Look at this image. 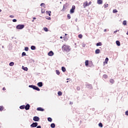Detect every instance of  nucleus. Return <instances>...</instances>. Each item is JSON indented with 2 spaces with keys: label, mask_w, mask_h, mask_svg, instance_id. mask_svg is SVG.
Returning <instances> with one entry per match:
<instances>
[{
  "label": "nucleus",
  "mask_w": 128,
  "mask_h": 128,
  "mask_svg": "<svg viewBox=\"0 0 128 128\" xmlns=\"http://www.w3.org/2000/svg\"><path fill=\"white\" fill-rule=\"evenodd\" d=\"M90 4H92V2H90L88 3V6H90Z\"/></svg>",
  "instance_id": "nucleus-46"
},
{
  "label": "nucleus",
  "mask_w": 128,
  "mask_h": 128,
  "mask_svg": "<svg viewBox=\"0 0 128 128\" xmlns=\"http://www.w3.org/2000/svg\"><path fill=\"white\" fill-rule=\"evenodd\" d=\"M32 22H34V20H32Z\"/></svg>",
  "instance_id": "nucleus-58"
},
{
  "label": "nucleus",
  "mask_w": 128,
  "mask_h": 128,
  "mask_svg": "<svg viewBox=\"0 0 128 128\" xmlns=\"http://www.w3.org/2000/svg\"><path fill=\"white\" fill-rule=\"evenodd\" d=\"M60 4H62V2H60Z\"/></svg>",
  "instance_id": "nucleus-61"
},
{
  "label": "nucleus",
  "mask_w": 128,
  "mask_h": 128,
  "mask_svg": "<svg viewBox=\"0 0 128 128\" xmlns=\"http://www.w3.org/2000/svg\"><path fill=\"white\" fill-rule=\"evenodd\" d=\"M46 14H48L49 16H51L50 14H52V12H50V11H46Z\"/></svg>",
  "instance_id": "nucleus-19"
},
{
  "label": "nucleus",
  "mask_w": 128,
  "mask_h": 128,
  "mask_svg": "<svg viewBox=\"0 0 128 128\" xmlns=\"http://www.w3.org/2000/svg\"><path fill=\"white\" fill-rule=\"evenodd\" d=\"M82 46L83 48H85V47H86V44H82Z\"/></svg>",
  "instance_id": "nucleus-43"
},
{
  "label": "nucleus",
  "mask_w": 128,
  "mask_h": 128,
  "mask_svg": "<svg viewBox=\"0 0 128 128\" xmlns=\"http://www.w3.org/2000/svg\"><path fill=\"white\" fill-rule=\"evenodd\" d=\"M85 64H86V66H88V60H86L85 62Z\"/></svg>",
  "instance_id": "nucleus-25"
},
{
  "label": "nucleus",
  "mask_w": 128,
  "mask_h": 128,
  "mask_svg": "<svg viewBox=\"0 0 128 128\" xmlns=\"http://www.w3.org/2000/svg\"><path fill=\"white\" fill-rule=\"evenodd\" d=\"M33 20H36V17H34L33 18Z\"/></svg>",
  "instance_id": "nucleus-52"
},
{
  "label": "nucleus",
  "mask_w": 128,
  "mask_h": 128,
  "mask_svg": "<svg viewBox=\"0 0 128 128\" xmlns=\"http://www.w3.org/2000/svg\"><path fill=\"white\" fill-rule=\"evenodd\" d=\"M2 48H4V46H2Z\"/></svg>",
  "instance_id": "nucleus-63"
},
{
  "label": "nucleus",
  "mask_w": 128,
  "mask_h": 128,
  "mask_svg": "<svg viewBox=\"0 0 128 128\" xmlns=\"http://www.w3.org/2000/svg\"><path fill=\"white\" fill-rule=\"evenodd\" d=\"M4 110V107L2 106H0V110Z\"/></svg>",
  "instance_id": "nucleus-41"
},
{
  "label": "nucleus",
  "mask_w": 128,
  "mask_h": 128,
  "mask_svg": "<svg viewBox=\"0 0 128 128\" xmlns=\"http://www.w3.org/2000/svg\"><path fill=\"white\" fill-rule=\"evenodd\" d=\"M62 1L64 0H62Z\"/></svg>",
  "instance_id": "nucleus-64"
},
{
  "label": "nucleus",
  "mask_w": 128,
  "mask_h": 128,
  "mask_svg": "<svg viewBox=\"0 0 128 128\" xmlns=\"http://www.w3.org/2000/svg\"><path fill=\"white\" fill-rule=\"evenodd\" d=\"M97 3L98 4H102V0H98Z\"/></svg>",
  "instance_id": "nucleus-14"
},
{
  "label": "nucleus",
  "mask_w": 128,
  "mask_h": 128,
  "mask_svg": "<svg viewBox=\"0 0 128 128\" xmlns=\"http://www.w3.org/2000/svg\"><path fill=\"white\" fill-rule=\"evenodd\" d=\"M24 50H26V52H28V47H26L24 48Z\"/></svg>",
  "instance_id": "nucleus-40"
},
{
  "label": "nucleus",
  "mask_w": 128,
  "mask_h": 128,
  "mask_svg": "<svg viewBox=\"0 0 128 128\" xmlns=\"http://www.w3.org/2000/svg\"><path fill=\"white\" fill-rule=\"evenodd\" d=\"M38 126V122H33L31 125L30 126L32 128H36Z\"/></svg>",
  "instance_id": "nucleus-6"
},
{
  "label": "nucleus",
  "mask_w": 128,
  "mask_h": 128,
  "mask_svg": "<svg viewBox=\"0 0 128 128\" xmlns=\"http://www.w3.org/2000/svg\"><path fill=\"white\" fill-rule=\"evenodd\" d=\"M104 8H108V4H104Z\"/></svg>",
  "instance_id": "nucleus-33"
},
{
  "label": "nucleus",
  "mask_w": 128,
  "mask_h": 128,
  "mask_svg": "<svg viewBox=\"0 0 128 128\" xmlns=\"http://www.w3.org/2000/svg\"><path fill=\"white\" fill-rule=\"evenodd\" d=\"M98 126H100V128H102V124L101 122L99 123Z\"/></svg>",
  "instance_id": "nucleus-37"
},
{
  "label": "nucleus",
  "mask_w": 128,
  "mask_h": 128,
  "mask_svg": "<svg viewBox=\"0 0 128 128\" xmlns=\"http://www.w3.org/2000/svg\"><path fill=\"white\" fill-rule=\"evenodd\" d=\"M44 32H48V29L47 28L45 27L44 28Z\"/></svg>",
  "instance_id": "nucleus-30"
},
{
  "label": "nucleus",
  "mask_w": 128,
  "mask_h": 128,
  "mask_svg": "<svg viewBox=\"0 0 128 128\" xmlns=\"http://www.w3.org/2000/svg\"><path fill=\"white\" fill-rule=\"evenodd\" d=\"M66 82H68V81H66Z\"/></svg>",
  "instance_id": "nucleus-60"
},
{
  "label": "nucleus",
  "mask_w": 128,
  "mask_h": 128,
  "mask_svg": "<svg viewBox=\"0 0 128 128\" xmlns=\"http://www.w3.org/2000/svg\"><path fill=\"white\" fill-rule=\"evenodd\" d=\"M102 42H99L96 44V46H102Z\"/></svg>",
  "instance_id": "nucleus-24"
},
{
  "label": "nucleus",
  "mask_w": 128,
  "mask_h": 128,
  "mask_svg": "<svg viewBox=\"0 0 128 128\" xmlns=\"http://www.w3.org/2000/svg\"><path fill=\"white\" fill-rule=\"evenodd\" d=\"M0 12H2V10L0 9Z\"/></svg>",
  "instance_id": "nucleus-56"
},
{
  "label": "nucleus",
  "mask_w": 128,
  "mask_h": 128,
  "mask_svg": "<svg viewBox=\"0 0 128 128\" xmlns=\"http://www.w3.org/2000/svg\"><path fill=\"white\" fill-rule=\"evenodd\" d=\"M58 96H62V92L59 91V92H58Z\"/></svg>",
  "instance_id": "nucleus-29"
},
{
  "label": "nucleus",
  "mask_w": 128,
  "mask_h": 128,
  "mask_svg": "<svg viewBox=\"0 0 128 128\" xmlns=\"http://www.w3.org/2000/svg\"><path fill=\"white\" fill-rule=\"evenodd\" d=\"M62 70L63 72H66V68H64V66L62 67Z\"/></svg>",
  "instance_id": "nucleus-16"
},
{
  "label": "nucleus",
  "mask_w": 128,
  "mask_h": 128,
  "mask_svg": "<svg viewBox=\"0 0 128 128\" xmlns=\"http://www.w3.org/2000/svg\"><path fill=\"white\" fill-rule=\"evenodd\" d=\"M30 106L29 104H27L25 106V110H30Z\"/></svg>",
  "instance_id": "nucleus-8"
},
{
  "label": "nucleus",
  "mask_w": 128,
  "mask_h": 128,
  "mask_svg": "<svg viewBox=\"0 0 128 128\" xmlns=\"http://www.w3.org/2000/svg\"><path fill=\"white\" fill-rule=\"evenodd\" d=\"M10 18H14V16L13 15H10Z\"/></svg>",
  "instance_id": "nucleus-44"
},
{
  "label": "nucleus",
  "mask_w": 128,
  "mask_h": 128,
  "mask_svg": "<svg viewBox=\"0 0 128 128\" xmlns=\"http://www.w3.org/2000/svg\"><path fill=\"white\" fill-rule=\"evenodd\" d=\"M22 56H26V54L25 52H23L22 54Z\"/></svg>",
  "instance_id": "nucleus-39"
},
{
  "label": "nucleus",
  "mask_w": 128,
  "mask_h": 128,
  "mask_svg": "<svg viewBox=\"0 0 128 128\" xmlns=\"http://www.w3.org/2000/svg\"><path fill=\"white\" fill-rule=\"evenodd\" d=\"M67 18H68V20H70V14H68L67 15Z\"/></svg>",
  "instance_id": "nucleus-34"
},
{
  "label": "nucleus",
  "mask_w": 128,
  "mask_h": 128,
  "mask_svg": "<svg viewBox=\"0 0 128 128\" xmlns=\"http://www.w3.org/2000/svg\"><path fill=\"white\" fill-rule=\"evenodd\" d=\"M48 122H52V119L51 118H48Z\"/></svg>",
  "instance_id": "nucleus-23"
},
{
  "label": "nucleus",
  "mask_w": 128,
  "mask_h": 128,
  "mask_svg": "<svg viewBox=\"0 0 128 128\" xmlns=\"http://www.w3.org/2000/svg\"><path fill=\"white\" fill-rule=\"evenodd\" d=\"M48 56H54V52L52 51H50L48 53Z\"/></svg>",
  "instance_id": "nucleus-9"
},
{
  "label": "nucleus",
  "mask_w": 128,
  "mask_h": 128,
  "mask_svg": "<svg viewBox=\"0 0 128 128\" xmlns=\"http://www.w3.org/2000/svg\"><path fill=\"white\" fill-rule=\"evenodd\" d=\"M46 20H51L50 17H48V18H46Z\"/></svg>",
  "instance_id": "nucleus-50"
},
{
  "label": "nucleus",
  "mask_w": 128,
  "mask_h": 128,
  "mask_svg": "<svg viewBox=\"0 0 128 128\" xmlns=\"http://www.w3.org/2000/svg\"><path fill=\"white\" fill-rule=\"evenodd\" d=\"M65 36H66V34H65Z\"/></svg>",
  "instance_id": "nucleus-62"
},
{
  "label": "nucleus",
  "mask_w": 128,
  "mask_h": 128,
  "mask_svg": "<svg viewBox=\"0 0 128 128\" xmlns=\"http://www.w3.org/2000/svg\"><path fill=\"white\" fill-rule=\"evenodd\" d=\"M78 38H82V35L81 34L78 35Z\"/></svg>",
  "instance_id": "nucleus-38"
},
{
  "label": "nucleus",
  "mask_w": 128,
  "mask_h": 128,
  "mask_svg": "<svg viewBox=\"0 0 128 128\" xmlns=\"http://www.w3.org/2000/svg\"><path fill=\"white\" fill-rule=\"evenodd\" d=\"M20 110H24V108H25V106L24 105H22L20 106Z\"/></svg>",
  "instance_id": "nucleus-22"
},
{
  "label": "nucleus",
  "mask_w": 128,
  "mask_h": 128,
  "mask_svg": "<svg viewBox=\"0 0 128 128\" xmlns=\"http://www.w3.org/2000/svg\"><path fill=\"white\" fill-rule=\"evenodd\" d=\"M33 120H34V122H39L40 118L38 116H35L33 118Z\"/></svg>",
  "instance_id": "nucleus-5"
},
{
  "label": "nucleus",
  "mask_w": 128,
  "mask_h": 128,
  "mask_svg": "<svg viewBox=\"0 0 128 128\" xmlns=\"http://www.w3.org/2000/svg\"><path fill=\"white\" fill-rule=\"evenodd\" d=\"M40 6H42L44 8H46V4H44V3H42L40 4Z\"/></svg>",
  "instance_id": "nucleus-21"
},
{
  "label": "nucleus",
  "mask_w": 128,
  "mask_h": 128,
  "mask_svg": "<svg viewBox=\"0 0 128 128\" xmlns=\"http://www.w3.org/2000/svg\"><path fill=\"white\" fill-rule=\"evenodd\" d=\"M77 90H80V87H78V88H77Z\"/></svg>",
  "instance_id": "nucleus-54"
},
{
  "label": "nucleus",
  "mask_w": 128,
  "mask_h": 128,
  "mask_svg": "<svg viewBox=\"0 0 128 128\" xmlns=\"http://www.w3.org/2000/svg\"><path fill=\"white\" fill-rule=\"evenodd\" d=\"M41 12L42 14H44V10H42Z\"/></svg>",
  "instance_id": "nucleus-45"
},
{
  "label": "nucleus",
  "mask_w": 128,
  "mask_h": 128,
  "mask_svg": "<svg viewBox=\"0 0 128 128\" xmlns=\"http://www.w3.org/2000/svg\"><path fill=\"white\" fill-rule=\"evenodd\" d=\"M66 80H68L69 79H68V78H67Z\"/></svg>",
  "instance_id": "nucleus-59"
},
{
  "label": "nucleus",
  "mask_w": 128,
  "mask_h": 128,
  "mask_svg": "<svg viewBox=\"0 0 128 128\" xmlns=\"http://www.w3.org/2000/svg\"><path fill=\"white\" fill-rule=\"evenodd\" d=\"M50 127L52 128H56V124H54V123L51 124Z\"/></svg>",
  "instance_id": "nucleus-18"
},
{
  "label": "nucleus",
  "mask_w": 128,
  "mask_h": 128,
  "mask_svg": "<svg viewBox=\"0 0 128 128\" xmlns=\"http://www.w3.org/2000/svg\"><path fill=\"white\" fill-rule=\"evenodd\" d=\"M126 116H128V110L126 112Z\"/></svg>",
  "instance_id": "nucleus-48"
},
{
  "label": "nucleus",
  "mask_w": 128,
  "mask_h": 128,
  "mask_svg": "<svg viewBox=\"0 0 128 128\" xmlns=\"http://www.w3.org/2000/svg\"><path fill=\"white\" fill-rule=\"evenodd\" d=\"M24 28V24H18L16 26V28L17 30H22V28Z\"/></svg>",
  "instance_id": "nucleus-3"
},
{
  "label": "nucleus",
  "mask_w": 128,
  "mask_h": 128,
  "mask_svg": "<svg viewBox=\"0 0 128 128\" xmlns=\"http://www.w3.org/2000/svg\"><path fill=\"white\" fill-rule=\"evenodd\" d=\"M31 50H36V46H32L30 47Z\"/></svg>",
  "instance_id": "nucleus-17"
},
{
  "label": "nucleus",
  "mask_w": 128,
  "mask_h": 128,
  "mask_svg": "<svg viewBox=\"0 0 128 128\" xmlns=\"http://www.w3.org/2000/svg\"><path fill=\"white\" fill-rule=\"evenodd\" d=\"M60 38H62V36H60Z\"/></svg>",
  "instance_id": "nucleus-57"
},
{
  "label": "nucleus",
  "mask_w": 128,
  "mask_h": 128,
  "mask_svg": "<svg viewBox=\"0 0 128 128\" xmlns=\"http://www.w3.org/2000/svg\"><path fill=\"white\" fill-rule=\"evenodd\" d=\"M37 85L38 86H39L40 88H42V86L43 84H42V82H39L38 83Z\"/></svg>",
  "instance_id": "nucleus-10"
},
{
  "label": "nucleus",
  "mask_w": 128,
  "mask_h": 128,
  "mask_svg": "<svg viewBox=\"0 0 128 128\" xmlns=\"http://www.w3.org/2000/svg\"><path fill=\"white\" fill-rule=\"evenodd\" d=\"M14 62H11L10 63L9 65L10 66H14Z\"/></svg>",
  "instance_id": "nucleus-28"
},
{
  "label": "nucleus",
  "mask_w": 128,
  "mask_h": 128,
  "mask_svg": "<svg viewBox=\"0 0 128 128\" xmlns=\"http://www.w3.org/2000/svg\"><path fill=\"white\" fill-rule=\"evenodd\" d=\"M108 58H106L105 60V62H106V64H108Z\"/></svg>",
  "instance_id": "nucleus-36"
},
{
  "label": "nucleus",
  "mask_w": 128,
  "mask_h": 128,
  "mask_svg": "<svg viewBox=\"0 0 128 128\" xmlns=\"http://www.w3.org/2000/svg\"><path fill=\"white\" fill-rule=\"evenodd\" d=\"M100 52V49H96L95 51V54H98Z\"/></svg>",
  "instance_id": "nucleus-11"
},
{
  "label": "nucleus",
  "mask_w": 128,
  "mask_h": 128,
  "mask_svg": "<svg viewBox=\"0 0 128 128\" xmlns=\"http://www.w3.org/2000/svg\"><path fill=\"white\" fill-rule=\"evenodd\" d=\"M36 128H42V126H38Z\"/></svg>",
  "instance_id": "nucleus-49"
},
{
  "label": "nucleus",
  "mask_w": 128,
  "mask_h": 128,
  "mask_svg": "<svg viewBox=\"0 0 128 128\" xmlns=\"http://www.w3.org/2000/svg\"><path fill=\"white\" fill-rule=\"evenodd\" d=\"M122 24H124V26H126V20H124L122 22Z\"/></svg>",
  "instance_id": "nucleus-31"
},
{
  "label": "nucleus",
  "mask_w": 128,
  "mask_h": 128,
  "mask_svg": "<svg viewBox=\"0 0 128 128\" xmlns=\"http://www.w3.org/2000/svg\"><path fill=\"white\" fill-rule=\"evenodd\" d=\"M75 21H76V22H78V18H76L75 19Z\"/></svg>",
  "instance_id": "nucleus-53"
},
{
  "label": "nucleus",
  "mask_w": 128,
  "mask_h": 128,
  "mask_svg": "<svg viewBox=\"0 0 128 128\" xmlns=\"http://www.w3.org/2000/svg\"><path fill=\"white\" fill-rule=\"evenodd\" d=\"M30 88H33V90H38V92H40V89L38 88V87L34 86V85H30L28 86Z\"/></svg>",
  "instance_id": "nucleus-2"
},
{
  "label": "nucleus",
  "mask_w": 128,
  "mask_h": 128,
  "mask_svg": "<svg viewBox=\"0 0 128 128\" xmlns=\"http://www.w3.org/2000/svg\"><path fill=\"white\" fill-rule=\"evenodd\" d=\"M74 10H76V6L73 5L70 10V14H74Z\"/></svg>",
  "instance_id": "nucleus-4"
},
{
  "label": "nucleus",
  "mask_w": 128,
  "mask_h": 128,
  "mask_svg": "<svg viewBox=\"0 0 128 128\" xmlns=\"http://www.w3.org/2000/svg\"><path fill=\"white\" fill-rule=\"evenodd\" d=\"M62 50L63 52H68L70 51V46L66 44H64L62 46Z\"/></svg>",
  "instance_id": "nucleus-1"
},
{
  "label": "nucleus",
  "mask_w": 128,
  "mask_h": 128,
  "mask_svg": "<svg viewBox=\"0 0 128 128\" xmlns=\"http://www.w3.org/2000/svg\"><path fill=\"white\" fill-rule=\"evenodd\" d=\"M116 44H117L118 46H120V41H118V40H116Z\"/></svg>",
  "instance_id": "nucleus-20"
},
{
  "label": "nucleus",
  "mask_w": 128,
  "mask_h": 128,
  "mask_svg": "<svg viewBox=\"0 0 128 128\" xmlns=\"http://www.w3.org/2000/svg\"><path fill=\"white\" fill-rule=\"evenodd\" d=\"M56 74H58V76H60V70H56Z\"/></svg>",
  "instance_id": "nucleus-26"
},
{
  "label": "nucleus",
  "mask_w": 128,
  "mask_h": 128,
  "mask_svg": "<svg viewBox=\"0 0 128 128\" xmlns=\"http://www.w3.org/2000/svg\"><path fill=\"white\" fill-rule=\"evenodd\" d=\"M103 78H108V75H106V74L103 75Z\"/></svg>",
  "instance_id": "nucleus-35"
},
{
  "label": "nucleus",
  "mask_w": 128,
  "mask_h": 128,
  "mask_svg": "<svg viewBox=\"0 0 128 128\" xmlns=\"http://www.w3.org/2000/svg\"><path fill=\"white\" fill-rule=\"evenodd\" d=\"M110 82L111 84H114V79H110Z\"/></svg>",
  "instance_id": "nucleus-32"
},
{
  "label": "nucleus",
  "mask_w": 128,
  "mask_h": 128,
  "mask_svg": "<svg viewBox=\"0 0 128 128\" xmlns=\"http://www.w3.org/2000/svg\"><path fill=\"white\" fill-rule=\"evenodd\" d=\"M37 110H39L40 112H44V110L40 107H39L37 108Z\"/></svg>",
  "instance_id": "nucleus-13"
},
{
  "label": "nucleus",
  "mask_w": 128,
  "mask_h": 128,
  "mask_svg": "<svg viewBox=\"0 0 128 128\" xmlns=\"http://www.w3.org/2000/svg\"><path fill=\"white\" fill-rule=\"evenodd\" d=\"M22 70H25L26 72H28V70L27 67H24V66H22Z\"/></svg>",
  "instance_id": "nucleus-15"
},
{
  "label": "nucleus",
  "mask_w": 128,
  "mask_h": 128,
  "mask_svg": "<svg viewBox=\"0 0 128 128\" xmlns=\"http://www.w3.org/2000/svg\"><path fill=\"white\" fill-rule=\"evenodd\" d=\"M83 6L84 8H86V6H88V2L86 1L83 4Z\"/></svg>",
  "instance_id": "nucleus-7"
},
{
  "label": "nucleus",
  "mask_w": 128,
  "mask_h": 128,
  "mask_svg": "<svg viewBox=\"0 0 128 128\" xmlns=\"http://www.w3.org/2000/svg\"><path fill=\"white\" fill-rule=\"evenodd\" d=\"M2 90H6V88H2Z\"/></svg>",
  "instance_id": "nucleus-51"
},
{
  "label": "nucleus",
  "mask_w": 128,
  "mask_h": 128,
  "mask_svg": "<svg viewBox=\"0 0 128 128\" xmlns=\"http://www.w3.org/2000/svg\"><path fill=\"white\" fill-rule=\"evenodd\" d=\"M112 12H114V14H116V12H118V10H116V9H114L113 10Z\"/></svg>",
  "instance_id": "nucleus-27"
},
{
  "label": "nucleus",
  "mask_w": 128,
  "mask_h": 128,
  "mask_svg": "<svg viewBox=\"0 0 128 128\" xmlns=\"http://www.w3.org/2000/svg\"><path fill=\"white\" fill-rule=\"evenodd\" d=\"M119 30H116V31H114V34H116V32H118Z\"/></svg>",
  "instance_id": "nucleus-47"
},
{
  "label": "nucleus",
  "mask_w": 128,
  "mask_h": 128,
  "mask_svg": "<svg viewBox=\"0 0 128 128\" xmlns=\"http://www.w3.org/2000/svg\"><path fill=\"white\" fill-rule=\"evenodd\" d=\"M86 86H87L88 88H92V86L90 84H86Z\"/></svg>",
  "instance_id": "nucleus-12"
},
{
  "label": "nucleus",
  "mask_w": 128,
  "mask_h": 128,
  "mask_svg": "<svg viewBox=\"0 0 128 128\" xmlns=\"http://www.w3.org/2000/svg\"><path fill=\"white\" fill-rule=\"evenodd\" d=\"M12 22H17L16 19H13Z\"/></svg>",
  "instance_id": "nucleus-42"
},
{
  "label": "nucleus",
  "mask_w": 128,
  "mask_h": 128,
  "mask_svg": "<svg viewBox=\"0 0 128 128\" xmlns=\"http://www.w3.org/2000/svg\"><path fill=\"white\" fill-rule=\"evenodd\" d=\"M104 32H106V29L104 30Z\"/></svg>",
  "instance_id": "nucleus-55"
}]
</instances>
